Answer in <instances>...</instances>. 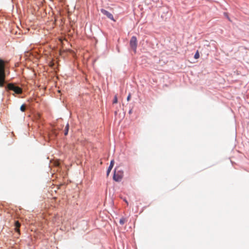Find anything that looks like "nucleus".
Segmentation results:
<instances>
[{
    "mask_svg": "<svg viewBox=\"0 0 249 249\" xmlns=\"http://www.w3.org/2000/svg\"><path fill=\"white\" fill-rule=\"evenodd\" d=\"M5 62L4 60L0 59V87L3 86L5 83Z\"/></svg>",
    "mask_w": 249,
    "mask_h": 249,
    "instance_id": "f257e3e1",
    "label": "nucleus"
},
{
    "mask_svg": "<svg viewBox=\"0 0 249 249\" xmlns=\"http://www.w3.org/2000/svg\"><path fill=\"white\" fill-rule=\"evenodd\" d=\"M124 175L123 171L116 168L113 175V179L117 182L120 181L123 178Z\"/></svg>",
    "mask_w": 249,
    "mask_h": 249,
    "instance_id": "f03ea898",
    "label": "nucleus"
},
{
    "mask_svg": "<svg viewBox=\"0 0 249 249\" xmlns=\"http://www.w3.org/2000/svg\"><path fill=\"white\" fill-rule=\"evenodd\" d=\"M7 88L9 90L14 91L17 94H20L22 93V89L13 84H8Z\"/></svg>",
    "mask_w": 249,
    "mask_h": 249,
    "instance_id": "7ed1b4c3",
    "label": "nucleus"
},
{
    "mask_svg": "<svg viewBox=\"0 0 249 249\" xmlns=\"http://www.w3.org/2000/svg\"><path fill=\"white\" fill-rule=\"evenodd\" d=\"M130 46L131 48L134 51L135 53L136 52L137 46V39L136 36H133L130 41Z\"/></svg>",
    "mask_w": 249,
    "mask_h": 249,
    "instance_id": "20e7f679",
    "label": "nucleus"
},
{
    "mask_svg": "<svg viewBox=\"0 0 249 249\" xmlns=\"http://www.w3.org/2000/svg\"><path fill=\"white\" fill-rule=\"evenodd\" d=\"M101 11L103 14L106 15L108 18L114 21L113 16L110 13L103 9H102Z\"/></svg>",
    "mask_w": 249,
    "mask_h": 249,
    "instance_id": "39448f33",
    "label": "nucleus"
},
{
    "mask_svg": "<svg viewBox=\"0 0 249 249\" xmlns=\"http://www.w3.org/2000/svg\"><path fill=\"white\" fill-rule=\"evenodd\" d=\"M15 231L17 232H18L19 234L20 231H19V227L20 226V224L18 221H16L15 222Z\"/></svg>",
    "mask_w": 249,
    "mask_h": 249,
    "instance_id": "423d86ee",
    "label": "nucleus"
},
{
    "mask_svg": "<svg viewBox=\"0 0 249 249\" xmlns=\"http://www.w3.org/2000/svg\"><path fill=\"white\" fill-rule=\"evenodd\" d=\"M113 165H114V161L111 160L110 162V165L109 166V167L107 169V176H108L109 174L110 173L111 170H112Z\"/></svg>",
    "mask_w": 249,
    "mask_h": 249,
    "instance_id": "0eeeda50",
    "label": "nucleus"
},
{
    "mask_svg": "<svg viewBox=\"0 0 249 249\" xmlns=\"http://www.w3.org/2000/svg\"><path fill=\"white\" fill-rule=\"evenodd\" d=\"M69 124L68 123L65 127V130H64V135L65 136H66L68 134V131H69Z\"/></svg>",
    "mask_w": 249,
    "mask_h": 249,
    "instance_id": "6e6552de",
    "label": "nucleus"
},
{
    "mask_svg": "<svg viewBox=\"0 0 249 249\" xmlns=\"http://www.w3.org/2000/svg\"><path fill=\"white\" fill-rule=\"evenodd\" d=\"M126 221L125 218L123 217L120 219L119 223L120 224L123 225Z\"/></svg>",
    "mask_w": 249,
    "mask_h": 249,
    "instance_id": "1a4fd4ad",
    "label": "nucleus"
},
{
    "mask_svg": "<svg viewBox=\"0 0 249 249\" xmlns=\"http://www.w3.org/2000/svg\"><path fill=\"white\" fill-rule=\"evenodd\" d=\"M199 57V53H198V51H197V52H196V53H195V54L194 55V58L195 59H198Z\"/></svg>",
    "mask_w": 249,
    "mask_h": 249,
    "instance_id": "9d476101",
    "label": "nucleus"
},
{
    "mask_svg": "<svg viewBox=\"0 0 249 249\" xmlns=\"http://www.w3.org/2000/svg\"><path fill=\"white\" fill-rule=\"evenodd\" d=\"M117 102H118V99H117V95H116L114 96V99L113 101V104H116V103H117Z\"/></svg>",
    "mask_w": 249,
    "mask_h": 249,
    "instance_id": "9b49d317",
    "label": "nucleus"
},
{
    "mask_svg": "<svg viewBox=\"0 0 249 249\" xmlns=\"http://www.w3.org/2000/svg\"><path fill=\"white\" fill-rule=\"evenodd\" d=\"M25 109H26L25 106L24 105H22L20 107L21 111H22V112H24V111H25Z\"/></svg>",
    "mask_w": 249,
    "mask_h": 249,
    "instance_id": "f8f14e48",
    "label": "nucleus"
},
{
    "mask_svg": "<svg viewBox=\"0 0 249 249\" xmlns=\"http://www.w3.org/2000/svg\"><path fill=\"white\" fill-rule=\"evenodd\" d=\"M130 98H131V94H130V93H129L127 97V101H129L130 99Z\"/></svg>",
    "mask_w": 249,
    "mask_h": 249,
    "instance_id": "ddd939ff",
    "label": "nucleus"
},
{
    "mask_svg": "<svg viewBox=\"0 0 249 249\" xmlns=\"http://www.w3.org/2000/svg\"><path fill=\"white\" fill-rule=\"evenodd\" d=\"M53 65H54V63H53V62H51L50 63L49 66H50L51 67H53Z\"/></svg>",
    "mask_w": 249,
    "mask_h": 249,
    "instance_id": "4468645a",
    "label": "nucleus"
},
{
    "mask_svg": "<svg viewBox=\"0 0 249 249\" xmlns=\"http://www.w3.org/2000/svg\"><path fill=\"white\" fill-rule=\"evenodd\" d=\"M125 202H126V203L127 204V205H128V202H127V201L126 200H124Z\"/></svg>",
    "mask_w": 249,
    "mask_h": 249,
    "instance_id": "2eb2a0df",
    "label": "nucleus"
}]
</instances>
